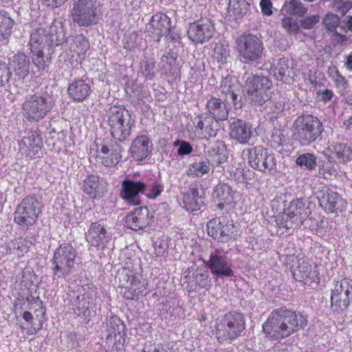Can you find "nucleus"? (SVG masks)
<instances>
[{
	"label": "nucleus",
	"mask_w": 352,
	"mask_h": 352,
	"mask_svg": "<svg viewBox=\"0 0 352 352\" xmlns=\"http://www.w3.org/2000/svg\"><path fill=\"white\" fill-rule=\"evenodd\" d=\"M144 179L138 181L131 179H125L122 182L120 191L121 197L133 205L140 204L139 194L145 192Z\"/></svg>",
	"instance_id": "obj_23"
},
{
	"label": "nucleus",
	"mask_w": 352,
	"mask_h": 352,
	"mask_svg": "<svg viewBox=\"0 0 352 352\" xmlns=\"http://www.w3.org/2000/svg\"><path fill=\"white\" fill-rule=\"evenodd\" d=\"M329 76L334 81L337 87L344 90L347 87V81L336 68L329 69Z\"/></svg>",
	"instance_id": "obj_54"
},
{
	"label": "nucleus",
	"mask_w": 352,
	"mask_h": 352,
	"mask_svg": "<svg viewBox=\"0 0 352 352\" xmlns=\"http://www.w3.org/2000/svg\"><path fill=\"white\" fill-rule=\"evenodd\" d=\"M170 29V19L162 12H157L153 15L146 25V32L148 35L157 42L162 36H166Z\"/></svg>",
	"instance_id": "obj_21"
},
{
	"label": "nucleus",
	"mask_w": 352,
	"mask_h": 352,
	"mask_svg": "<svg viewBox=\"0 0 352 352\" xmlns=\"http://www.w3.org/2000/svg\"><path fill=\"white\" fill-rule=\"evenodd\" d=\"M42 144V139L38 132L31 131L19 142V151L22 155L32 158L39 155Z\"/></svg>",
	"instance_id": "obj_24"
},
{
	"label": "nucleus",
	"mask_w": 352,
	"mask_h": 352,
	"mask_svg": "<svg viewBox=\"0 0 352 352\" xmlns=\"http://www.w3.org/2000/svg\"><path fill=\"white\" fill-rule=\"evenodd\" d=\"M10 65L19 79H24L30 72V60L23 53H17L10 58Z\"/></svg>",
	"instance_id": "obj_35"
},
{
	"label": "nucleus",
	"mask_w": 352,
	"mask_h": 352,
	"mask_svg": "<svg viewBox=\"0 0 352 352\" xmlns=\"http://www.w3.org/2000/svg\"><path fill=\"white\" fill-rule=\"evenodd\" d=\"M214 32L213 22L209 19L203 18L190 23L187 35L195 44H204L213 37Z\"/></svg>",
	"instance_id": "obj_18"
},
{
	"label": "nucleus",
	"mask_w": 352,
	"mask_h": 352,
	"mask_svg": "<svg viewBox=\"0 0 352 352\" xmlns=\"http://www.w3.org/2000/svg\"><path fill=\"white\" fill-rule=\"evenodd\" d=\"M163 350L162 345L149 341L145 343L141 352H162Z\"/></svg>",
	"instance_id": "obj_63"
},
{
	"label": "nucleus",
	"mask_w": 352,
	"mask_h": 352,
	"mask_svg": "<svg viewBox=\"0 0 352 352\" xmlns=\"http://www.w3.org/2000/svg\"><path fill=\"white\" fill-rule=\"evenodd\" d=\"M285 141V136L280 131L275 130L273 131L270 139V144L272 147L277 148L283 146Z\"/></svg>",
	"instance_id": "obj_58"
},
{
	"label": "nucleus",
	"mask_w": 352,
	"mask_h": 352,
	"mask_svg": "<svg viewBox=\"0 0 352 352\" xmlns=\"http://www.w3.org/2000/svg\"><path fill=\"white\" fill-rule=\"evenodd\" d=\"M82 190L91 198L101 197L107 191V182L103 178L91 175L84 179Z\"/></svg>",
	"instance_id": "obj_26"
},
{
	"label": "nucleus",
	"mask_w": 352,
	"mask_h": 352,
	"mask_svg": "<svg viewBox=\"0 0 352 352\" xmlns=\"http://www.w3.org/2000/svg\"><path fill=\"white\" fill-rule=\"evenodd\" d=\"M76 256V250L69 243H63L56 248L52 259L54 277L65 278L70 274Z\"/></svg>",
	"instance_id": "obj_10"
},
{
	"label": "nucleus",
	"mask_w": 352,
	"mask_h": 352,
	"mask_svg": "<svg viewBox=\"0 0 352 352\" xmlns=\"http://www.w3.org/2000/svg\"><path fill=\"white\" fill-rule=\"evenodd\" d=\"M294 125V137L302 146H307L315 142L320 137L324 129L320 120L311 115L298 117Z\"/></svg>",
	"instance_id": "obj_8"
},
{
	"label": "nucleus",
	"mask_w": 352,
	"mask_h": 352,
	"mask_svg": "<svg viewBox=\"0 0 352 352\" xmlns=\"http://www.w3.org/2000/svg\"><path fill=\"white\" fill-rule=\"evenodd\" d=\"M260 6L264 15L270 16L272 14V3L271 0H261Z\"/></svg>",
	"instance_id": "obj_64"
},
{
	"label": "nucleus",
	"mask_w": 352,
	"mask_h": 352,
	"mask_svg": "<svg viewBox=\"0 0 352 352\" xmlns=\"http://www.w3.org/2000/svg\"><path fill=\"white\" fill-rule=\"evenodd\" d=\"M207 230L210 236L222 243L235 240L238 235L233 221L224 216L210 220Z\"/></svg>",
	"instance_id": "obj_14"
},
{
	"label": "nucleus",
	"mask_w": 352,
	"mask_h": 352,
	"mask_svg": "<svg viewBox=\"0 0 352 352\" xmlns=\"http://www.w3.org/2000/svg\"><path fill=\"white\" fill-rule=\"evenodd\" d=\"M89 49V43L82 34L76 35L72 38L69 50L73 58L77 56L76 61H81Z\"/></svg>",
	"instance_id": "obj_38"
},
{
	"label": "nucleus",
	"mask_w": 352,
	"mask_h": 352,
	"mask_svg": "<svg viewBox=\"0 0 352 352\" xmlns=\"http://www.w3.org/2000/svg\"><path fill=\"white\" fill-rule=\"evenodd\" d=\"M73 309L78 316L88 318L96 314L93 298L88 293L76 296L72 302Z\"/></svg>",
	"instance_id": "obj_29"
},
{
	"label": "nucleus",
	"mask_w": 352,
	"mask_h": 352,
	"mask_svg": "<svg viewBox=\"0 0 352 352\" xmlns=\"http://www.w3.org/2000/svg\"><path fill=\"white\" fill-rule=\"evenodd\" d=\"M195 122H197L196 128L200 130L206 129L208 131V125H205V122L214 123V120L212 118L206 114H201L195 118Z\"/></svg>",
	"instance_id": "obj_60"
},
{
	"label": "nucleus",
	"mask_w": 352,
	"mask_h": 352,
	"mask_svg": "<svg viewBox=\"0 0 352 352\" xmlns=\"http://www.w3.org/2000/svg\"><path fill=\"white\" fill-rule=\"evenodd\" d=\"M71 98L76 102H82L91 94L92 90L89 82L83 79H78L72 82L67 89Z\"/></svg>",
	"instance_id": "obj_34"
},
{
	"label": "nucleus",
	"mask_w": 352,
	"mask_h": 352,
	"mask_svg": "<svg viewBox=\"0 0 352 352\" xmlns=\"http://www.w3.org/2000/svg\"><path fill=\"white\" fill-rule=\"evenodd\" d=\"M73 21L80 27L96 25L101 14V5L98 0H77L72 9Z\"/></svg>",
	"instance_id": "obj_7"
},
{
	"label": "nucleus",
	"mask_w": 352,
	"mask_h": 352,
	"mask_svg": "<svg viewBox=\"0 0 352 352\" xmlns=\"http://www.w3.org/2000/svg\"><path fill=\"white\" fill-rule=\"evenodd\" d=\"M212 197L218 201V207L223 208L225 204H230L234 199L232 188L226 184H219L214 189Z\"/></svg>",
	"instance_id": "obj_40"
},
{
	"label": "nucleus",
	"mask_w": 352,
	"mask_h": 352,
	"mask_svg": "<svg viewBox=\"0 0 352 352\" xmlns=\"http://www.w3.org/2000/svg\"><path fill=\"white\" fill-rule=\"evenodd\" d=\"M44 49L30 50L32 54V62L34 65L38 69V71L44 70L47 66V59L44 56Z\"/></svg>",
	"instance_id": "obj_50"
},
{
	"label": "nucleus",
	"mask_w": 352,
	"mask_h": 352,
	"mask_svg": "<svg viewBox=\"0 0 352 352\" xmlns=\"http://www.w3.org/2000/svg\"><path fill=\"white\" fill-rule=\"evenodd\" d=\"M335 173L334 164L329 160L324 162L319 167V174L325 179L334 175Z\"/></svg>",
	"instance_id": "obj_57"
},
{
	"label": "nucleus",
	"mask_w": 352,
	"mask_h": 352,
	"mask_svg": "<svg viewBox=\"0 0 352 352\" xmlns=\"http://www.w3.org/2000/svg\"><path fill=\"white\" fill-rule=\"evenodd\" d=\"M250 0H229L230 8L234 14L239 17L245 14L250 6Z\"/></svg>",
	"instance_id": "obj_49"
},
{
	"label": "nucleus",
	"mask_w": 352,
	"mask_h": 352,
	"mask_svg": "<svg viewBox=\"0 0 352 352\" xmlns=\"http://www.w3.org/2000/svg\"><path fill=\"white\" fill-rule=\"evenodd\" d=\"M122 149L118 145H112L109 148L107 145H102L98 151V162L106 166L116 165L120 160Z\"/></svg>",
	"instance_id": "obj_32"
},
{
	"label": "nucleus",
	"mask_w": 352,
	"mask_h": 352,
	"mask_svg": "<svg viewBox=\"0 0 352 352\" xmlns=\"http://www.w3.org/2000/svg\"><path fill=\"white\" fill-rule=\"evenodd\" d=\"M256 133V129L250 122L238 118L230 120L229 135L236 143L248 144Z\"/></svg>",
	"instance_id": "obj_19"
},
{
	"label": "nucleus",
	"mask_w": 352,
	"mask_h": 352,
	"mask_svg": "<svg viewBox=\"0 0 352 352\" xmlns=\"http://www.w3.org/2000/svg\"><path fill=\"white\" fill-rule=\"evenodd\" d=\"M352 300V280L341 279L334 283L331 294V307L334 313L341 314L347 310Z\"/></svg>",
	"instance_id": "obj_13"
},
{
	"label": "nucleus",
	"mask_w": 352,
	"mask_h": 352,
	"mask_svg": "<svg viewBox=\"0 0 352 352\" xmlns=\"http://www.w3.org/2000/svg\"><path fill=\"white\" fill-rule=\"evenodd\" d=\"M340 22V17L333 13H328L323 19L324 26L330 32L335 31L338 27Z\"/></svg>",
	"instance_id": "obj_53"
},
{
	"label": "nucleus",
	"mask_w": 352,
	"mask_h": 352,
	"mask_svg": "<svg viewBox=\"0 0 352 352\" xmlns=\"http://www.w3.org/2000/svg\"><path fill=\"white\" fill-rule=\"evenodd\" d=\"M65 32L62 23L54 20L47 30L42 25L33 26L30 33V50L45 49L47 46L56 47L65 41Z\"/></svg>",
	"instance_id": "obj_2"
},
{
	"label": "nucleus",
	"mask_w": 352,
	"mask_h": 352,
	"mask_svg": "<svg viewBox=\"0 0 352 352\" xmlns=\"http://www.w3.org/2000/svg\"><path fill=\"white\" fill-rule=\"evenodd\" d=\"M137 270V268L134 269L127 266L118 272L117 278L119 280V286L126 288L124 296L127 299L133 300L138 298L139 296L146 294L145 289L147 282L142 279L141 273Z\"/></svg>",
	"instance_id": "obj_9"
},
{
	"label": "nucleus",
	"mask_w": 352,
	"mask_h": 352,
	"mask_svg": "<svg viewBox=\"0 0 352 352\" xmlns=\"http://www.w3.org/2000/svg\"><path fill=\"white\" fill-rule=\"evenodd\" d=\"M245 328L244 316L236 311H229L221 318L217 319L215 336L221 343L232 342L241 336Z\"/></svg>",
	"instance_id": "obj_4"
},
{
	"label": "nucleus",
	"mask_w": 352,
	"mask_h": 352,
	"mask_svg": "<svg viewBox=\"0 0 352 352\" xmlns=\"http://www.w3.org/2000/svg\"><path fill=\"white\" fill-rule=\"evenodd\" d=\"M263 50L262 41L255 35L243 34L236 40V50L243 63L258 61L262 57Z\"/></svg>",
	"instance_id": "obj_11"
},
{
	"label": "nucleus",
	"mask_w": 352,
	"mask_h": 352,
	"mask_svg": "<svg viewBox=\"0 0 352 352\" xmlns=\"http://www.w3.org/2000/svg\"><path fill=\"white\" fill-rule=\"evenodd\" d=\"M153 150V144L146 135L137 136L129 148L131 157L135 161L142 162L149 157Z\"/></svg>",
	"instance_id": "obj_25"
},
{
	"label": "nucleus",
	"mask_w": 352,
	"mask_h": 352,
	"mask_svg": "<svg viewBox=\"0 0 352 352\" xmlns=\"http://www.w3.org/2000/svg\"><path fill=\"white\" fill-rule=\"evenodd\" d=\"M204 192L196 186H190L184 194L182 202L184 208L190 212L199 210L204 205Z\"/></svg>",
	"instance_id": "obj_31"
},
{
	"label": "nucleus",
	"mask_w": 352,
	"mask_h": 352,
	"mask_svg": "<svg viewBox=\"0 0 352 352\" xmlns=\"http://www.w3.org/2000/svg\"><path fill=\"white\" fill-rule=\"evenodd\" d=\"M281 12L283 14L302 16L308 12V8L300 0H287Z\"/></svg>",
	"instance_id": "obj_43"
},
{
	"label": "nucleus",
	"mask_w": 352,
	"mask_h": 352,
	"mask_svg": "<svg viewBox=\"0 0 352 352\" xmlns=\"http://www.w3.org/2000/svg\"><path fill=\"white\" fill-rule=\"evenodd\" d=\"M174 144L175 146H179L177 154L180 156L189 155L192 151V147L189 142L177 140L175 142Z\"/></svg>",
	"instance_id": "obj_61"
},
{
	"label": "nucleus",
	"mask_w": 352,
	"mask_h": 352,
	"mask_svg": "<svg viewBox=\"0 0 352 352\" xmlns=\"http://www.w3.org/2000/svg\"><path fill=\"white\" fill-rule=\"evenodd\" d=\"M111 235L100 222L92 223L86 232V239L94 247H102L110 240Z\"/></svg>",
	"instance_id": "obj_27"
},
{
	"label": "nucleus",
	"mask_w": 352,
	"mask_h": 352,
	"mask_svg": "<svg viewBox=\"0 0 352 352\" xmlns=\"http://www.w3.org/2000/svg\"><path fill=\"white\" fill-rule=\"evenodd\" d=\"M186 288L189 292L208 289L210 286L208 272L203 268L196 269L191 276H186Z\"/></svg>",
	"instance_id": "obj_28"
},
{
	"label": "nucleus",
	"mask_w": 352,
	"mask_h": 352,
	"mask_svg": "<svg viewBox=\"0 0 352 352\" xmlns=\"http://www.w3.org/2000/svg\"><path fill=\"white\" fill-rule=\"evenodd\" d=\"M107 124L111 137L117 141L125 142L131 135L134 120L123 106H112L107 112Z\"/></svg>",
	"instance_id": "obj_3"
},
{
	"label": "nucleus",
	"mask_w": 352,
	"mask_h": 352,
	"mask_svg": "<svg viewBox=\"0 0 352 352\" xmlns=\"http://www.w3.org/2000/svg\"><path fill=\"white\" fill-rule=\"evenodd\" d=\"M297 165L300 166H304L307 170H313L316 166V157L314 155L306 153L300 155L296 160Z\"/></svg>",
	"instance_id": "obj_51"
},
{
	"label": "nucleus",
	"mask_w": 352,
	"mask_h": 352,
	"mask_svg": "<svg viewBox=\"0 0 352 352\" xmlns=\"http://www.w3.org/2000/svg\"><path fill=\"white\" fill-rule=\"evenodd\" d=\"M54 103V97L47 92L30 95L22 106L23 116L30 122H37L50 112Z\"/></svg>",
	"instance_id": "obj_5"
},
{
	"label": "nucleus",
	"mask_w": 352,
	"mask_h": 352,
	"mask_svg": "<svg viewBox=\"0 0 352 352\" xmlns=\"http://www.w3.org/2000/svg\"><path fill=\"white\" fill-rule=\"evenodd\" d=\"M14 21L10 14L4 10L0 11V43L8 39L12 34Z\"/></svg>",
	"instance_id": "obj_45"
},
{
	"label": "nucleus",
	"mask_w": 352,
	"mask_h": 352,
	"mask_svg": "<svg viewBox=\"0 0 352 352\" xmlns=\"http://www.w3.org/2000/svg\"><path fill=\"white\" fill-rule=\"evenodd\" d=\"M145 192L144 194L149 199H155L161 195L164 190L163 184L159 181H152L144 178Z\"/></svg>",
	"instance_id": "obj_47"
},
{
	"label": "nucleus",
	"mask_w": 352,
	"mask_h": 352,
	"mask_svg": "<svg viewBox=\"0 0 352 352\" xmlns=\"http://www.w3.org/2000/svg\"><path fill=\"white\" fill-rule=\"evenodd\" d=\"M289 60L285 58L274 60L270 68V72L277 80H281L285 76L289 67Z\"/></svg>",
	"instance_id": "obj_46"
},
{
	"label": "nucleus",
	"mask_w": 352,
	"mask_h": 352,
	"mask_svg": "<svg viewBox=\"0 0 352 352\" xmlns=\"http://www.w3.org/2000/svg\"><path fill=\"white\" fill-rule=\"evenodd\" d=\"M292 263L290 270L294 278L305 284H309L316 280L318 274L316 271L312 270L309 261L305 258H298L296 256L289 258Z\"/></svg>",
	"instance_id": "obj_20"
},
{
	"label": "nucleus",
	"mask_w": 352,
	"mask_h": 352,
	"mask_svg": "<svg viewBox=\"0 0 352 352\" xmlns=\"http://www.w3.org/2000/svg\"><path fill=\"white\" fill-rule=\"evenodd\" d=\"M281 26L289 34H297L300 30L297 21L289 16H285L282 19Z\"/></svg>",
	"instance_id": "obj_52"
},
{
	"label": "nucleus",
	"mask_w": 352,
	"mask_h": 352,
	"mask_svg": "<svg viewBox=\"0 0 352 352\" xmlns=\"http://www.w3.org/2000/svg\"><path fill=\"white\" fill-rule=\"evenodd\" d=\"M30 243L25 239L17 238L8 243L6 248V254L21 257L29 250Z\"/></svg>",
	"instance_id": "obj_42"
},
{
	"label": "nucleus",
	"mask_w": 352,
	"mask_h": 352,
	"mask_svg": "<svg viewBox=\"0 0 352 352\" xmlns=\"http://www.w3.org/2000/svg\"><path fill=\"white\" fill-rule=\"evenodd\" d=\"M221 98L228 103L235 104L237 100V91L239 90V84L234 78H225L222 80L219 87Z\"/></svg>",
	"instance_id": "obj_36"
},
{
	"label": "nucleus",
	"mask_w": 352,
	"mask_h": 352,
	"mask_svg": "<svg viewBox=\"0 0 352 352\" xmlns=\"http://www.w3.org/2000/svg\"><path fill=\"white\" fill-rule=\"evenodd\" d=\"M245 88L247 97L254 105H263L270 100L272 94V82L265 76L245 74Z\"/></svg>",
	"instance_id": "obj_6"
},
{
	"label": "nucleus",
	"mask_w": 352,
	"mask_h": 352,
	"mask_svg": "<svg viewBox=\"0 0 352 352\" xmlns=\"http://www.w3.org/2000/svg\"><path fill=\"white\" fill-rule=\"evenodd\" d=\"M162 63H163V68L166 71L171 72L176 66L177 57L173 53L164 54L161 58Z\"/></svg>",
	"instance_id": "obj_56"
},
{
	"label": "nucleus",
	"mask_w": 352,
	"mask_h": 352,
	"mask_svg": "<svg viewBox=\"0 0 352 352\" xmlns=\"http://www.w3.org/2000/svg\"><path fill=\"white\" fill-rule=\"evenodd\" d=\"M227 104L228 103L222 98L211 97L206 103L207 110L211 115L210 118L216 121L227 120L229 113Z\"/></svg>",
	"instance_id": "obj_33"
},
{
	"label": "nucleus",
	"mask_w": 352,
	"mask_h": 352,
	"mask_svg": "<svg viewBox=\"0 0 352 352\" xmlns=\"http://www.w3.org/2000/svg\"><path fill=\"white\" fill-rule=\"evenodd\" d=\"M125 325L118 317H112L107 323L108 335L107 340L113 344V347L120 350L126 340Z\"/></svg>",
	"instance_id": "obj_22"
},
{
	"label": "nucleus",
	"mask_w": 352,
	"mask_h": 352,
	"mask_svg": "<svg viewBox=\"0 0 352 352\" xmlns=\"http://www.w3.org/2000/svg\"><path fill=\"white\" fill-rule=\"evenodd\" d=\"M248 162L255 170L270 174L276 172V161L274 155L261 146L248 149Z\"/></svg>",
	"instance_id": "obj_15"
},
{
	"label": "nucleus",
	"mask_w": 352,
	"mask_h": 352,
	"mask_svg": "<svg viewBox=\"0 0 352 352\" xmlns=\"http://www.w3.org/2000/svg\"><path fill=\"white\" fill-rule=\"evenodd\" d=\"M331 157L340 163H346L352 160V148L346 144L336 143L331 150Z\"/></svg>",
	"instance_id": "obj_44"
},
{
	"label": "nucleus",
	"mask_w": 352,
	"mask_h": 352,
	"mask_svg": "<svg viewBox=\"0 0 352 352\" xmlns=\"http://www.w3.org/2000/svg\"><path fill=\"white\" fill-rule=\"evenodd\" d=\"M41 212V204L34 197L24 198L17 206L14 214V222L21 228L28 230L33 226Z\"/></svg>",
	"instance_id": "obj_12"
},
{
	"label": "nucleus",
	"mask_w": 352,
	"mask_h": 352,
	"mask_svg": "<svg viewBox=\"0 0 352 352\" xmlns=\"http://www.w3.org/2000/svg\"><path fill=\"white\" fill-rule=\"evenodd\" d=\"M12 76L8 65L0 59V87H3L9 82Z\"/></svg>",
	"instance_id": "obj_55"
},
{
	"label": "nucleus",
	"mask_w": 352,
	"mask_h": 352,
	"mask_svg": "<svg viewBox=\"0 0 352 352\" xmlns=\"http://www.w3.org/2000/svg\"><path fill=\"white\" fill-rule=\"evenodd\" d=\"M155 63L153 57L146 55L143 56L140 61L138 72L144 77L146 80H153L156 76L157 72Z\"/></svg>",
	"instance_id": "obj_41"
},
{
	"label": "nucleus",
	"mask_w": 352,
	"mask_h": 352,
	"mask_svg": "<svg viewBox=\"0 0 352 352\" xmlns=\"http://www.w3.org/2000/svg\"><path fill=\"white\" fill-rule=\"evenodd\" d=\"M333 6L344 14L351 8L352 0H334Z\"/></svg>",
	"instance_id": "obj_62"
},
{
	"label": "nucleus",
	"mask_w": 352,
	"mask_h": 352,
	"mask_svg": "<svg viewBox=\"0 0 352 352\" xmlns=\"http://www.w3.org/2000/svg\"><path fill=\"white\" fill-rule=\"evenodd\" d=\"M307 317L300 312L286 307L274 309L263 324V331L273 341H279L304 329L307 324Z\"/></svg>",
	"instance_id": "obj_1"
},
{
	"label": "nucleus",
	"mask_w": 352,
	"mask_h": 352,
	"mask_svg": "<svg viewBox=\"0 0 352 352\" xmlns=\"http://www.w3.org/2000/svg\"><path fill=\"white\" fill-rule=\"evenodd\" d=\"M207 161L214 166H219L227 160L225 145L221 142L212 144L207 151Z\"/></svg>",
	"instance_id": "obj_39"
},
{
	"label": "nucleus",
	"mask_w": 352,
	"mask_h": 352,
	"mask_svg": "<svg viewBox=\"0 0 352 352\" xmlns=\"http://www.w3.org/2000/svg\"><path fill=\"white\" fill-rule=\"evenodd\" d=\"M319 206L327 213H338L345 210L346 201L337 192L327 186H322L316 192Z\"/></svg>",
	"instance_id": "obj_16"
},
{
	"label": "nucleus",
	"mask_w": 352,
	"mask_h": 352,
	"mask_svg": "<svg viewBox=\"0 0 352 352\" xmlns=\"http://www.w3.org/2000/svg\"><path fill=\"white\" fill-rule=\"evenodd\" d=\"M304 208V204L301 200L296 199L292 201L283 215L282 219H285V221L280 223V226L287 230L292 228L294 223V219L301 214Z\"/></svg>",
	"instance_id": "obj_37"
},
{
	"label": "nucleus",
	"mask_w": 352,
	"mask_h": 352,
	"mask_svg": "<svg viewBox=\"0 0 352 352\" xmlns=\"http://www.w3.org/2000/svg\"><path fill=\"white\" fill-rule=\"evenodd\" d=\"M212 274L219 277H230L234 275L231 259L222 250L211 252L209 259L205 262Z\"/></svg>",
	"instance_id": "obj_17"
},
{
	"label": "nucleus",
	"mask_w": 352,
	"mask_h": 352,
	"mask_svg": "<svg viewBox=\"0 0 352 352\" xmlns=\"http://www.w3.org/2000/svg\"><path fill=\"white\" fill-rule=\"evenodd\" d=\"M319 16L317 14L307 16L300 21V26L305 30L313 28L319 21Z\"/></svg>",
	"instance_id": "obj_59"
},
{
	"label": "nucleus",
	"mask_w": 352,
	"mask_h": 352,
	"mask_svg": "<svg viewBox=\"0 0 352 352\" xmlns=\"http://www.w3.org/2000/svg\"><path fill=\"white\" fill-rule=\"evenodd\" d=\"M150 222L149 211L146 207L137 208L126 217L127 226L133 230H143Z\"/></svg>",
	"instance_id": "obj_30"
},
{
	"label": "nucleus",
	"mask_w": 352,
	"mask_h": 352,
	"mask_svg": "<svg viewBox=\"0 0 352 352\" xmlns=\"http://www.w3.org/2000/svg\"><path fill=\"white\" fill-rule=\"evenodd\" d=\"M210 167L208 161L200 160L190 164L186 170V174L189 177H201L209 172Z\"/></svg>",
	"instance_id": "obj_48"
}]
</instances>
